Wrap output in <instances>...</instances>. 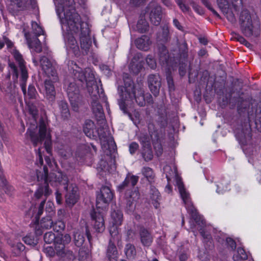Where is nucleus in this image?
<instances>
[{"mask_svg": "<svg viewBox=\"0 0 261 261\" xmlns=\"http://www.w3.org/2000/svg\"><path fill=\"white\" fill-rule=\"evenodd\" d=\"M56 11L62 24L69 31L77 33L80 29L81 47L87 54L92 44L89 29L87 23L82 22L80 16L75 12L74 0H54Z\"/></svg>", "mask_w": 261, "mask_h": 261, "instance_id": "f257e3e1", "label": "nucleus"}, {"mask_svg": "<svg viewBox=\"0 0 261 261\" xmlns=\"http://www.w3.org/2000/svg\"><path fill=\"white\" fill-rule=\"evenodd\" d=\"M39 133L36 134L34 131L37 128V126L34 125L30 128H29L27 133L34 145H36L38 143L45 140L44 145L46 151L49 152L51 146V135L50 129L48 127L47 120L41 118L39 120Z\"/></svg>", "mask_w": 261, "mask_h": 261, "instance_id": "f03ea898", "label": "nucleus"}, {"mask_svg": "<svg viewBox=\"0 0 261 261\" xmlns=\"http://www.w3.org/2000/svg\"><path fill=\"white\" fill-rule=\"evenodd\" d=\"M239 22L242 33L247 37H257L260 34V25L258 22H252L249 11L244 10L242 11Z\"/></svg>", "mask_w": 261, "mask_h": 261, "instance_id": "7ed1b4c3", "label": "nucleus"}, {"mask_svg": "<svg viewBox=\"0 0 261 261\" xmlns=\"http://www.w3.org/2000/svg\"><path fill=\"white\" fill-rule=\"evenodd\" d=\"M176 183L181 198L185 204L188 213L197 224L199 225L201 223L202 224H203V221L201 220L200 216L194 207L190 197V194L185 188L183 182L180 179H177Z\"/></svg>", "mask_w": 261, "mask_h": 261, "instance_id": "20e7f679", "label": "nucleus"}, {"mask_svg": "<svg viewBox=\"0 0 261 261\" xmlns=\"http://www.w3.org/2000/svg\"><path fill=\"white\" fill-rule=\"evenodd\" d=\"M123 77L124 86L118 87V90L120 95L118 103L120 109L124 113H126L127 105L126 101L128 100L127 93H131L137 88L135 87L134 83L128 74H123Z\"/></svg>", "mask_w": 261, "mask_h": 261, "instance_id": "39448f33", "label": "nucleus"}, {"mask_svg": "<svg viewBox=\"0 0 261 261\" xmlns=\"http://www.w3.org/2000/svg\"><path fill=\"white\" fill-rule=\"evenodd\" d=\"M71 238L69 234H61L57 237L55 242V249L58 255L67 259H72L74 254L72 251L65 248V246L71 242Z\"/></svg>", "mask_w": 261, "mask_h": 261, "instance_id": "423d86ee", "label": "nucleus"}, {"mask_svg": "<svg viewBox=\"0 0 261 261\" xmlns=\"http://www.w3.org/2000/svg\"><path fill=\"white\" fill-rule=\"evenodd\" d=\"M110 233L111 238L107 249V256L110 261H117L118 251L115 244L119 242L121 236L119 234L118 230L116 226L111 227Z\"/></svg>", "mask_w": 261, "mask_h": 261, "instance_id": "0eeeda50", "label": "nucleus"}, {"mask_svg": "<svg viewBox=\"0 0 261 261\" xmlns=\"http://www.w3.org/2000/svg\"><path fill=\"white\" fill-rule=\"evenodd\" d=\"M67 93L73 110L77 111L79 107L82 105L83 101L76 85L70 83L67 88Z\"/></svg>", "mask_w": 261, "mask_h": 261, "instance_id": "6e6552de", "label": "nucleus"}, {"mask_svg": "<svg viewBox=\"0 0 261 261\" xmlns=\"http://www.w3.org/2000/svg\"><path fill=\"white\" fill-rule=\"evenodd\" d=\"M40 64L42 70L48 78L54 77V80H57L58 74L57 71V63L54 60L46 56H42L40 59Z\"/></svg>", "mask_w": 261, "mask_h": 261, "instance_id": "1a4fd4ad", "label": "nucleus"}, {"mask_svg": "<svg viewBox=\"0 0 261 261\" xmlns=\"http://www.w3.org/2000/svg\"><path fill=\"white\" fill-rule=\"evenodd\" d=\"M113 198V193L109 187H101L96 197V208L104 210Z\"/></svg>", "mask_w": 261, "mask_h": 261, "instance_id": "9d476101", "label": "nucleus"}, {"mask_svg": "<svg viewBox=\"0 0 261 261\" xmlns=\"http://www.w3.org/2000/svg\"><path fill=\"white\" fill-rule=\"evenodd\" d=\"M24 178L27 181L29 182L38 181L40 182L39 184H46L47 182V167L44 166L42 171H31L24 176Z\"/></svg>", "mask_w": 261, "mask_h": 261, "instance_id": "9b49d317", "label": "nucleus"}, {"mask_svg": "<svg viewBox=\"0 0 261 261\" xmlns=\"http://www.w3.org/2000/svg\"><path fill=\"white\" fill-rule=\"evenodd\" d=\"M103 211L101 208H96L90 214L94 228L98 232H103L105 229Z\"/></svg>", "mask_w": 261, "mask_h": 261, "instance_id": "f8f14e48", "label": "nucleus"}, {"mask_svg": "<svg viewBox=\"0 0 261 261\" xmlns=\"http://www.w3.org/2000/svg\"><path fill=\"white\" fill-rule=\"evenodd\" d=\"M50 182L58 184L63 187V189H67V187L70 184L68 183V179L66 175L61 172H56L47 174V184Z\"/></svg>", "mask_w": 261, "mask_h": 261, "instance_id": "ddd939ff", "label": "nucleus"}, {"mask_svg": "<svg viewBox=\"0 0 261 261\" xmlns=\"http://www.w3.org/2000/svg\"><path fill=\"white\" fill-rule=\"evenodd\" d=\"M66 192L65 202L66 205L69 207H72L77 202L79 198L77 193L78 188L77 186L73 184H70L67 189H64Z\"/></svg>", "mask_w": 261, "mask_h": 261, "instance_id": "4468645a", "label": "nucleus"}, {"mask_svg": "<svg viewBox=\"0 0 261 261\" xmlns=\"http://www.w3.org/2000/svg\"><path fill=\"white\" fill-rule=\"evenodd\" d=\"M59 81L57 76V80H55L54 77L46 79L44 82L45 94L46 98L50 101H54L56 98V92L55 84Z\"/></svg>", "mask_w": 261, "mask_h": 261, "instance_id": "2eb2a0df", "label": "nucleus"}, {"mask_svg": "<svg viewBox=\"0 0 261 261\" xmlns=\"http://www.w3.org/2000/svg\"><path fill=\"white\" fill-rule=\"evenodd\" d=\"M87 73L89 75L88 83L86 84L88 92L92 100H98L100 96L99 88L95 80L94 75L91 73L89 70H88Z\"/></svg>", "mask_w": 261, "mask_h": 261, "instance_id": "dca6fc26", "label": "nucleus"}, {"mask_svg": "<svg viewBox=\"0 0 261 261\" xmlns=\"http://www.w3.org/2000/svg\"><path fill=\"white\" fill-rule=\"evenodd\" d=\"M217 5L222 12L225 15L227 20L233 23L236 22L235 15L231 10L229 0H217Z\"/></svg>", "mask_w": 261, "mask_h": 261, "instance_id": "f3484780", "label": "nucleus"}, {"mask_svg": "<svg viewBox=\"0 0 261 261\" xmlns=\"http://www.w3.org/2000/svg\"><path fill=\"white\" fill-rule=\"evenodd\" d=\"M149 19L152 24L158 26L162 18V10L161 6L153 4L149 6Z\"/></svg>", "mask_w": 261, "mask_h": 261, "instance_id": "a211bd4d", "label": "nucleus"}, {"mask_svg": "<svg viewBox=\"0 0 261 261\" xmlns=\"http://www.w3.org/2000/svg\"><path fill=\"white\" fill-rule=\"evenodd\" d=\"M148 85L151 93L157 96L161 86V80L159 74H150L148 76Z\"/></svg>", "mask_w": 261, "mask_h": 261, "instance_id": "6ab92c4d", "label": "nucleus"}, {"mask_svg": "<svg viewBox=\"0 0 261 261\" xmlns=\"http://www.w3.org/2000/svg\"><path fill=\"white\" fill-rule=\"evenodd\" d=\"M32 0H10L9 10L13 13H15L20 10H25Z\"/></svg>", "mask_w": 261, "mask_h": 261, "instance_id": "aec40b11", "label": "nucleus"}, {"mask_svg": "<svg viewBox=\"0 0 261 261\" xmlns=\"http://www.w3.org/2000/svg\"><path fill=\"white\" fill-rule=\"evenodd\" d=\"M139 194L138 191H135L132 192L131 194H126V211L129 214H132L134 213L135 210V204L134 201L138 199Z\"/></svg>", "mask_w": 261, "mask_h": 261, "instance_id": "412c9836", "label": "nucleus"}, {"mask_svg": "<svg viewBox=\"0 0 261 261\" xmlns=\"http://www.w3.org/2000/svg\"><path fill=\"white\" fill-rule=\"evenodd\" d=\"M128 94V99L135 98L136 102L140 107H143L145 105V100L144 98V93L143 88L139 87L131 93Z\"/></svg>", "mask_w": 261, "mask_h": 261, "instance_id": "4be33fe9", "label": "nucleus"}, {"mask_svg": "<svg viewBox=\"0 0 261 261\" xmlns=\"http://www.w3.org/2000/svg\"><path fill=\"white\" fill-rule=\"evenodd\" d=\"M139 235L141 242L143 245L147 247L151 245L153 241V237L148 230L144 227L140 228Z\"/></svg>", "mask_w": 261, "mask_h": 261, "instance_id": "5701e85b", "label": "nucleus"}, {"mask_svg": "<svg viewBox=\"0 0 261 261\" xmlns=\"http://www.w3.org/2000/svg\"><path fill=\"white\" fill-rule=\"evenodd\" d=\"M90 150V147L87 145L82 144L77 146L74 156L76 161L82 162L85 160V155Z\"/></svg>", "mask_w": 261, "mask_h": 261, "instance_id": "b1692460", "label": "nucleus"}, {"mask_svg": "<svg viewBox=\"0 0 261 261\" xmlns=\"http://www.w3.org/2000/svg\"><path fill=\"white\" fill-rule=\"evenodd\" d=\"M141 58V55L137 54L133 58L129 66V69L135 74L138 73L142 68V64L139 60Z\"/></svg>", "mask_w": 261, "mask_h": 261, "instance_id": "393cba45", "label": "nucleus"}, {"mask_svg": "<svg viewBox=\"0 0 261 261\" xmlns=\"http://www.w3.org/2000/svg\"><path fill=\"white\" fill-rule=\"evenodd\" d=\"M91 107L93 113L97 119L99 120L104 118V113L101 105L98 102V100L92 99L91 101Z\"/></svg>", "mask_w": 261, "mask_h": 261, "instance_id": "a878e982", "label": "nucleus"}, {"mask_svg": "<svg viewBox=\"0 0 261 261\" xmlns=\"http://www.w3.org/2000/svg\"><path fill=\"white\" fill-rule=\"evenodd\" d=\"M135 44L138 48L146 51L148 50L151 41L149 38L146 35H143L141 37L135 40Z\"/></svg>", "mask_w": 261, "mask_h": 261, "instance_id": "bb28decb", "label": "nucleus"}, {"mask_svg": "<svg viewBox=\"0 0 261 261\" xmlns=\"http://www.w3.org/2000/svg\"><path fill=\"white\" fill-rule=\"evenodd\" d=\"M25 38L27 40L28 44L29 47L33 49L36 53H39L42 51V46L41 42L37 37L33 38H29V34H25Z\"/></svg>", "mask_w": 261, "mask_h": 261, "instance_id": "cd10ccee", "label": "nucleus"}, {"mask_svg": "<svg viewBox=\"0 0 261 261\" xmlns=\"http://www.w3.org/2000/svg\"><path fill=\"white\" fill-rule=\"evenodd\" d=\"M88 70H89L91 73H93L90 68H86L84 71H83L81 68H79V70H74L73 73L74 77L77 79L81 82H86L87 84L88 83V80L89 79V74L87 73Z\"/></svg>", "mask_w": 261, "mask_h": 261, "instance_id": "c85d7f7f", "label": "nucleus"}, {"mask_svg": "<svg viewBox=\"0 0 261 261\" xmlns=\"http://www.w3.org/2000/svg\"><path fill=\"white\" fill-rule=\"evenodd\" d=\"M13 54L15 59L18 63L22 78H26V73H28V71L24 65V61L22 58L21 55L17 50L14 51Z\"/></svg>", "mask_w": 261, "mask_h": 261, "instance_id": "c756f323", "label": "nucleus"}, {"mask_svg": "<svg viewBox=\"0 0 261 261\" xmlns=\"http://www.w3.org/2000/svg\"><path fill=\"white\" fill-rule=\"evenodd\" d=\"M159 56L160 63L163 65H168L169 61V55L166 47L161 45L159 46Z\"/></svg>", "mask_w": 261, "mask_h": 261, "instance_id": "7c9ffc66", "label": "nucleus"}, {"mask_svg": "<svg viewBox=\"0 0 261 261\" xmlns=\"http://www.w3.org/2000/svg\"><path fill=\"white\" fill-rule=\"evenodd\" d=\"M111 218L113 220V225L112 227L120 225L123 221V214L119 210H113L111 213ZM118 229V228H117Z\"/></svg>", "mask_w": 261, "mask_h": 261, "instance_id": "2f4dec72", "label": "nucleus"}, {"mask_svg": "<svg viewBox=\"0 0 261 261\" xmlns=\"http://www.w3.org/2000/svg\"><path fill=\"white\" fill-rule=\"evenodd\" d=\"M95 128V125L94 122L91 120H87L85 121L83 127V131L85 135L91 138L94 135V129Z\"/></svg>", "mask_w": 261, "mask_h": 261, "instance_id": "473e14b6", "label": "nucleus"}, {"mask_svg": "<svg viewBox=\"0 0 261 261\" xmlns=\"http://www.w3.org/2000/svg\"><path fill=\"white\" fill-rule=\"evenodd\" d=\"M67 47L70 48L75 55L79 53V47L75 38L71 35H68L66 41Z\"/></svg>", "mask_w": 261, "mask_h": 261, "instance_id": "72a5a7b5", "label": "nucleus"}, {"mask_svg": "<svg viewBox=\"0 0 261 261\" xmlns=\"http://www.w3.org/2000/svg\"><path fill=\"white\" fill-rule=\"evenodd\" d=\"M44 186H40L39 189L35 192V196L36 198L39 199L43 195L44 196L45 198L49 195L51 192V190H49L47 182L46 184H44Z\"/></svg>", "mask_w": 261, "mask_h": 261, "instance_id": "f704fd0d", "label": "nucleus"}, {"mask_svg": "<svg viewBox=\"0 0 261 261\" xmlns=\"http://www.w3.org/2000/svg\"><path fill=\"white\" fill-rule=\"evenodd\" d=\"M137 29L138 32L143 33L149 29V24L146 21L144 16L141 15L137 24Z\"/></svg>", "mask_w": 261, "mask_h": 261, "instance_id": "c9c22d12", "label": "nucleus"}, {"mask_svg": "<svg viewBox=\"0 0 261 261\" xmlns=\"http://www.w3.org/2000/svg\"><path fill=\"white\" fill-rule=\"evenodd\" d=\"M59 107L63 119H68L70 116V114L67 103L64 101H61L59 103Z\"/></svg>", "mask_w": 261, "mask_h": 261, "instance_id": "e433bc0d", "label": "nucleus"}, {"mask_svg": "<svg viewBox=\"0 0 261 261\" xmlns=\"http://www.w3.org/2000/svg\"><path fill=\"white\" fill-rule=\"evenodd\" d=\"M8 66L9 67V73L7 74L6 78L10 80L12 74L14 80L16 81L18 77V71L17 67L13 62L10 61H9Z\"/></svg>", "mask_w": 261, "mask_h": 261, "instance_id": "4c0bfd02", "label": "nucleus"}, {"mask_svg": "<svg viewBox=\"0 0 261 261\" xmlns=\"http://www.w3.org/2000/svg\"><path fill=\"white\" fill-rule=\"evenodd\" d=\"M157 38L163 42H167L170 39L169 31L167 25H165L162 27V33L158 34Z\"/></svg>", "mask_w": 261, "mask_h": 261, "instance_id": "58836bf2", "label": "nucleus"}, {"mask_svg": "<svg viewBox=\"0 0 261 261\" xmlns=\"http://www.w3.org/2000/svg\"><path fill=\"white\" fill-rule=\"evenodd\" d=\"M73 238L74 244L77 247L82 246L85 242V238L83 233L79 230H77L74 232Z\"/></svg>", "mask_w": 261, "mask_h": 261, "instance_id": "ea45409f", "label": "nucleus"}, {"mask_svg": "<svg viewBox=\"0 0 261 261\" xmlns=\"http://www.w3.org/2000/svg\"><path fill=\"white\" fill-rule=\"evenodd\" d=\"M12 252L14 256H18L25 249V246L21 243H17L11 245Z\"/></svg>", "mask_w": 261, "mask_h": 261, "instance_id": "a19ab883", "label": "nucleus"}, {"mask_svg": "<svg viewBox=\"0 0 261 261\" xmlns=\"http://www.w3.org/2000/svg\"><path fill=\"white\" fill-rule=\"evenodd\" d=\"M229 5L232 12L234 15L233 12H238L242 8V0H229Z\"/></svg>", "mask_w": 261, "mask_h": 261, "instance_id": "79ce46f5", "label": "nucleus"}, {"mask_svg": "<svg viewBox=\"0 0 261 261\" xmlns=\"http://www.w3.org/2000/svg\"><path fill=\"white\" fill-rule=\"evenodd\" d=\"M142 155L145 161H149L152 160L153 153L151 145L143 147Z\"/></svg>", "mask_w": 261, "mask_h": 261, "instance_id": "37998d69", "label": "nucleus"}, {"mask_svg": "<svg viewBox=\"0 0 261 261\" xmlns=\"http://www.w3.org/2000/svg\"><path fill=\"white\" fill-rule=\"evenodd\" d=\"M143 175L150 182L153 181L154 174L152 170L149 167H144L142 170Z\"/></svg>", "mask_w": 261, "mask_h": 261, "instance_id": "c03bdc74", "label": "nucleus"}, {"mask_svg": "<svg viewBox=\"0 0 261 261\" xmlns=\"http://www.w3.org/2000/svg\"><path fill=\"white\" fill-rule=\"evenodd\" d=\"M125 252L128 258H133L136 254L135 246L130 244H127L125 248Z\"/></svg>", "mask_w": 261, "mask_h": 261, "instance_id": "a18cd8bd", "label": "nucleus"}, {"mask_svg": "<svg viewBox=\"0 0 261 261\" xmlns=\"http://www.w3.org/2000/svg\"><path fill=\"white\" fill-rule=\"evenodd\" d=\"M54 222L50 216L43 218L40 222L41 227L45 229L53 227Z\"/></svg>", "mask_w": 261, "mask_h": 261, "instance_id": "49530a36", "label": "nucleus"}, {"mask_svg": "<svg viewBox=\"0 0 261 261\" xmlns=\"http://www.w3.org/2000/svg\"><path fill=\"white\" fill-rule=\"evenodd\" d=\"M151 190L152 192L151 193V198L154 201V205L155 207L157 208L158 204H159V200L160 199V193L155 188L152 187H151Z\"/></svg>", "mask_w": 261, "mask_h": 261, "instance_id": "de8ad7c7", "label": "nucleus"}, {"mask_svg": "<svg viewBox=\"0 0 261 261\" xmlns=\"http://www.w3.org/2000/svg\"><path fill=\"white\" fill-rule=\"evenodd\" d=\"M57 238L55 234L51 231L46 232L44 235V240L47 244H51L53 242L55 243Z\"/></svg>", "mask_w": 261, "mask_h": 261, "instance_id": "09e8293b", "label": "nucleus"}, {"mask_svg": "<svg viewBox=\"0 0 261 261\" xmlns=\"http://www.w3.org/2000/svg\"><path fill=\"white\" fill-rule=\"evenodd\" d=\"M139 140L143 147L150 146V137L147 134H141L139 137Z\"/></svg>", "mask_w": 261, "mask_h": 261, "instance_id": "8fccbe9b", "label": "nucleus"}, {"mask_svg": "<svg viewBox=\"0 0 261 261\" xmlns=\"http://www.w3.org/2000/svg\"><path fill=\"white\" fill-rule=\"evenodd\" d=\"M126 178L128 181V184L129 185V187H134L137 184L139 180L138 176L130 174H128L126 176Z\"/></svg>", "mask_w": 261, "mask_h": 261, "instance_id": "3c124183", "label": "nucleus"}, {"mask_svg": "<svg viewBox=\"0 0 261 261\" xmlns=\"http://www.w3.org/2000/svg\"><path fill=\"white\" fill-rule=\"evenodd\" d=\"M32 26L33 32L36 36L43 34V31L42 29L36 22H33L32 23Z\"/></svg>", "mask_w": 261, "mask_h": 261, "instance_id": "603ef678", "label": "nucleus"}, {"mask_svg": "<svg viewBox=\"0 0 261 261\" xmlns=\"http://www.w3.org/2000/svg\"><path fill=\"white\" fill-rule=\"evenodd\" d=\"M65 227V223L62 221H58L53 223V228L54 231L59 232L63 230Z\"/></svg>", "mask_w": 261, "mask_h": 261, "instance_id": "864d4df0", "label": "nucleus"}, {"mask_svg": "<svg viewBox=\"0 0 261 261\" xmlns=\"http://www.w3.org/2000/svg\"><path fill=\"white\" fill-rule=\"evenodd\" d=\"M179 50L180 53V56L185 58L187 56V54L188 50L187 44L185 42L183 41L180 44Z\"/></svg>", "mask_w": 261, "mask_h": 261, "instance_id": "5fc2aeb1", "label": "nucleus"}, {"mask_svg": "<svg viewBox=\"0 0 261 261\" xmlns=\"http://www.w3.org/2000/svg\"><path fill=\"white\" fill-rule=\"evenodd\" d=\"M146 62L148 66L151 69H155L156 63L155 59L152 55H148L146 58Z\"/></svg>", "mask_w": 261, "mask_h": 261, "instance_id": "6e6d98bb", "label": "nucleus"}, {"mask_svg": "<svg viewBox=\"0 0 261 261\" xmlns=\"http://www.w3.org/2000/svg\"><path fill=\"white\" fill-rule=\"evenodd\" d=\"M46 198H45L41 202L40 205L38 208L37 209V213L35 215V221L38 222L40 216L42 214L43 211V207L44 204L45 203Z\"/></svg>", "mask_w": 261, "mask_h": 261, "instance_id": "4d7b16f0", "label": "nucleus"}, {"mask_svg": "<svg viewBox=\"0 0 261 261\" xmlns=\"http://www.w3.org/2000/svg\"><path fill=\"white\" fill-rule=\"evenodd\" d=\"M153 146L156 154L158 156L161 155L163 153V149L161 143L159 141H156L153 143Z\"/></svg>", "mask_w": 261, "mask_h": 261, "instance_id": "13d9d810", "label": "nucleus"}, {"mask_svg": "<svg viewBox=\"0 0 261 261\" xmlns=\"http://www.w3.org/2000/svg\"><path fill=\"white\" fill-rule=\"evenodd\" d=\"M226 244L227 247L230 248L231 250L234 251L236 248V242L230 238H227L226 239Z\"/></svg>", "mask_w": 261, "mask_h": 261, "instance_id": "bf43d9fd", "label": "nucleus"}, {"mask_svg": "<svg viewBox=\"0 0 261 261\" xmlns=\"http://www.w3.org/2000/svg\"><path fill=\"white\" fill-rule=\"evenodd\" d=\"M203 5H204L210 11H211L214 15L219 18H221L220 15L215 11L211 6L207 0H201Z\"/></svg>", "mask_w": 261, "mask_h": 261, "instance_id": "052dcab7", "label": "nucleus"}, {"mask_svg": "<svg viewBox=\"0 0 261 261\" xmlns=\"http://www.w3.org/2000/svg\"><path fill=\"white\" fill-rule=\"evenodd\" d=\"M28 78V74L26 73V78H22V74H21V83H20V87L21 90L23 92L24 95H26L27 94V90H26V82Z\"/></svg>", "mask_w": 261, "mask_h": 261, "instance_id": "680f3d73", "label": "nucleus"}, {"mask_svg": "<svg viewBox=\"0 0 261 261\" xmlns=\"http://www.w3.org/2000/svg\"><path fill=\"white\" fill-rule=\"evenodd\" d=\"M37 213V208L35 207L32 206L26 213V216L28 218L34 217L35 219V215Z\"/></svg>", "mask_w": 261, "mask_h": 261, "instance_id": "e2e57ef3", "label": "nucleus"}, {"mask_svg": "<svg viewBox=\"0 0 261 261\" xmlns=\"http://www.w3.org/2000/svg\"><path fill=\"white\" fill-rule=\"evenodd\" d=\"M190 4L197 13L200 15L204 13L202 9L194 1L190 2Z\"/></svg>", "mask_w": 261, "mask_h": 261, "instance_id": "0e129e2a", "label": "nucleus"}, {"mask_svg": "<svg viewBox=\"0 0 261 261\" xmlns=\"http://www.w3.org/2000/svg\"><path fill=\"white\" fill-rule=\"evenodd\" d=\"M28 93L31 98L35 97L36 90L34 86L30 85L29 86Z\"/></svg>", "mask_w": 261, "mask_h": 261, "instance_id": "69168bd1", "label": "nucleus"}, {"mask_svg": "<svg viewBox=\"0 0 261 261\" xmlns=\"http://www.w3.org/2000/svg\"><path fill=\"white\" fill-rule=\"evenodd\" d=\"M187 64L186 63H180L179 67V73L182 76H184L186 73Z\"/></svg>", "mask_w": 261, "mask_h": 261, "instance_id": "338daca9", "label": "nucleus"}, {"mask_svg": "<svg viewBox=\"0 0 261 261\" xmlns=\"http://www.w3.org/2000/svg\"><path fill=\"white\" fill-rule=\"evenodd\" d=\"M139 148V145L136 142H132L129 146V150L131 154H134Z\"/></svg>", "mask_w": 261, "mask_h": 261, "instance_id": "774afa93", "label": "nucleus"}]
</instances>
